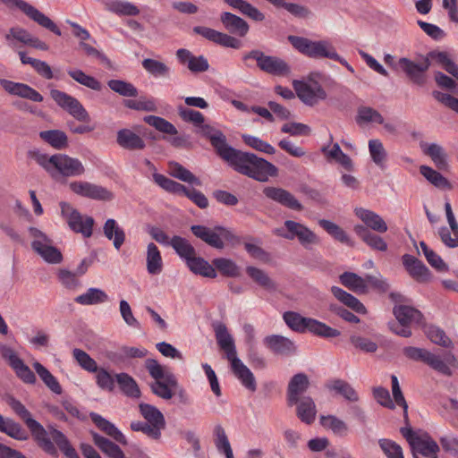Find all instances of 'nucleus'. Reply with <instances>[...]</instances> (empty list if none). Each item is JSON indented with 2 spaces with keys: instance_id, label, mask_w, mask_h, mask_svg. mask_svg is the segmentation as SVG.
<instances>
[{
  "instance_id": "57",
  "label": "nucleus",
  "mask_w": 458,
  "mask_h": 458,
  "mask_svg": "<svg viewBox=\"0 0 458 458\" xmlns=\"http://www.w3.org/2000/svg\"><path fill=\"white\" fill-rule=\"evenodd\" d=\"M369 151L372 161L379 168H384L387 161V152L381 140L377 139L369 140Z\"/></svg>"
},
{
  "instance_id": "36",
  "label": "nucleus",
  "mask_w": 458,
  "mask_h": 458,
  "mask_svg": "<svg viewBox=\"0 0 458 458\" xmlns=\"http://www.w3.org/2000/svg\"><path fill=\"white\" fill-rule=\"evenodd\" d=\"M91 436L94 444L108 458H127L120 446L115 443L94 431L91 432Z\"/></svg>"
},
{
  "instance_id": "50",
  "label": "nucleus",
  "mask_w": 458,
  "mask_h": 458,
  "mask_svg": "<svg viewBox=\"0 0 458 458\" xmlns=\"http://www.w3.org/2000/svg\"><path fill=\"white\" fill-rule=\"evenodd\" d=\"M116 382L121 391L129 397L138 398L140 396V390L135 379L127 373L115 375Z\"/></svg>"
},
{
  "instance_id": "16",
  "label": "nucleus",
  "mask_w": 458,
  "mask_h": 458,
  "mask_svg": "<svg viewBox=\"0 0 458 458\" xmlns=\"http://www.w3.org/2000/svg\"><path fill=\"white\" fill-rule=\"evenodd\" d=\"M197 132L202 137L209 140L212 147L216 149V154L223 160L225 159V157L233 148L227 144L225 135L220 130H217L209 124L201 123L198 127Z\"/></svg>"
},
{
  "instance_id": "1",
  "label": "nucleus",
  "mask_w": 458,
  "mask_h": 458,
  "mask_svg": "<svg viewBox=\"0 0 458 458\" xmlns=\"http://www.w3.org/2000/svg\"><path fill=\"white\" fill-rule=\"evenodd\" d=\"M225 161L237 173L261 182H267L269 177H275L278 174V169L267 160L234 148Z\"/></svg>"
},
{
  "instance_id": "23",
  "label": "nucleus",
  "mask_w": 458,
  "mask_h": 458,
  "mask_svg": "<svg viewBox=\"0 0 458 458\" xmlns=\"http://www.w3.org/2000/svg\"><path fill=\"white\" fill-rule=\"evenodd\" d=\"M264 195L288 208L293 210L301 211L303 209V206L299 202L298 199L288 191L277 188L267 186L263 190Z\"/></svg>"
},
{
  "instance_id": "15",
  "label": "nucleus",
  "mask_w": 458,
  "mask_h": 458,
  "mask_svg": "<svg viewBox=\"0 0 458 458\" xmlns=\"http://www.w3.org/2000/svg\"><path fill=\"white\" fill-rule=\"evenodd\" d=\"M50 94L56 104L67 111L76 120L84 123L90 121L89 113L78 99L58 89H52Z\"/></svg>"
},
{
  "instance_id": "55",
  "label": "nucleus",
  "mask_w": 458,
  "mask_h": 458,
  "mask_svg": "<svg viewBox=\"0 0 458 458\" xmlns=\"http://www.w3.org/2000/svg\"><path fill=\"white\" fill-rule=\"evenodd\" d=\"M168 166L169 173L173 177L197 186L201 185L200 180L198 177H196L190 170L182 166L181 164L173 161L169 162Z\"/></svg>"
},
{
  "instance_id": "61",
  "label": "nucleus",
  "mask_w": 458,
  "mask_h": 458,
  "mask_svg": "<svg viewBox=\"0 0 458 458\" xmlns=\"http://www.w3.org/2000/svg\"><path fill=\"white\" fill-rule=\"evenodd\" d=\"M427 57L441 65L448 73L454 77L458 72V66L451 60L446 52L431 51L428 54Z\"/></svg>"
},
{
  "instance_id": "51",
  "label": "nucleus",
  "mask_w": 458,
  "mask_h": 458,
  "mask_svg": "<svg viewBox=\"0 0 458 458\" xmlns=\"http://www.w3.org/2000/svg\"><path fill=\"white\" fill-rule=\"evenodd\" d=\"M170 246L186 263L196 255V250L191 242L181 236L175 235L170 240Z\"/></svg>"
},
{
  "instance_id": "56",
  "label": "nucleus",
  "mask_w": 458,
  "mask_h": 458,
  "mask_svg": "<svg viewBox=\"0 0 458 458\" xmlns=\"http://www.w3.org/2000/svg\"><path fill=\"white\" fill-rule=\"evenodd\" d=\"M320 423L325 428L332 430L338 437H346L348 435V425L335 415L321 416Z\"/></svg>"
},
{
  "instance_id": "40",
  "label": "nucleus",
  "mask_w": 458,
  "mask_h": 458,
  "mask_svg": "<svg viewBox=\"0 0 458 458\" xmlns=\"http://www.w3.org/2000/svg\"><path fill=\"white\" fill-rule=\"evenodd\" d=\"M425 155L429 157L439 170L448 168L447 155L442 146L437 143L421 144Z\"/></svg>"
},
{
  "instance_id": "10",
  "label": "nucleus",
  "mask_w": 458,
  "mask_h": 458,
  "mask_svg": "<svg viewBox=\"0 0 458 458\" xmlns=\"http://www.w3.org/2000/svg\"><path fill=\"white\" fill-rule=\"evenodd\" d=\"M253 59L257 62L258 67L271 75L287 76L291 73L290 66L281 58L273 55H266L260 50H251L243 55L246 62Z\"/></svg>"
},
{
  "instance_id": "52",
  "label": "nucleus",
  "mask_w": 458,
  "mask_h": 458,
  "mask_svg": "<svg viewBox=\"0 0 458 458\" xmlns=\"http://www.w3.org/2000/svg\"><path fill=\"white\" fill-rule=\"evenodd\" d=\"M50 437L55 444L57 445L59 450L67 458H80L76 450L72 447L68 438L63 432L58 429L52 428L50 431Z\"/></svg>"
},
{
  "instance_id": "34",
  "label": "nucleus",
  "mask_w": 458,
  "mask_h": 458,
  "mask_svg": "<svg viewBox=\"0 0 458 458\" xmlns=\"http://www.w3.org/2000/svg\"><path fill=\"white\" fill-rule=\"evenodd\" d=\"M117 144L127 150H141L146 144L141 137L130 129H121L116 134Z\"/></svg>"
},
{
  "instance_id": "33",
  "label": "nucleus",
  "mask_w": 458,
  "mask_h": 458,
  "mask_svg": "<svg viewBox=\"0 0 458 458\" xmlns=\"http://www.w3.org/2000/svg\"><path fill=\"white\" fill-rule=\"evenodd\" d=\"M89 417L101 431L112 437L115 442L127 445L128 442L125 436L112 422L96 412H90Z\"/></svg>"
},
{
  "instance_id": "53",
  "label": "nucleus",
  "mask_w": 458,
  "mask_h": 458,
  "mask_svg": "<svg viewBox=\"0 0 458 458\" xmlns=\"http://www.w3.org/2000/svg\"><path fill=\"white\" fill-rule=\"evenodd\" d=\"M30 20L35 21L42 29H45L57 36L62 35L61 30L58 26L48 16L32 5H30Z\"/></svg>"
},
{
  "instance_id": "5",
  "label": "nucleus",
  "mask_w": 458,
  "mask_h": 458,
  "mask_svg": "<svg viewBox=\"0 0 458 458\" xmlns=\"http://www.w3.org/2000/svg\"><path fill=\"white\" fill-rule=\"evenodd\" d=\"M140 415L146 421L134 420L131 423L133 431H140L148 437L158 440L161 431L165 428L163 413L154 405L141 403L139 404Z\"/></svg>"
},
{
  "instance_id": "3",
  "label": "nucleus",
  "mask_w": 458,
  "mask_h": 458,
  "mask_svg": "<svg viewBox=\"0 0 458 458\" xmlns=\"http://www.w3.org/2000/svg\"><path fill=\"white\" fill-rule=\"evenodd\" d=\"M285 324L293 331L304 333L309 331L323 338H335L341 335L338 329L315 318H305L294 311H286L283 315Z\"/></svg>"
},
{
  "instance_id": "19",
  "label": "nucleus",
  "mask_w": 458,
  "mask_h": 458,
  "mask_svg": "<svg viewBox=\"0 0 458 458\" xmlns=\"http://www.w3.org/2000/svg\"><path fill=\"white\" fill-rule=\"evenodd\" d=\"M402 262L408 275L417 283L426 284L431 281L430 270L416 257L404 254L402 257Z\"/></svg>"
},
{
  "instance_id": "28",
  "label": "nucleus",
  "mask_w": 458,
  "mask_h": 458,
  "mask_svg": "<svg viewBox=\"0 0 458 458\" xmlns=\"http://www.w3.org/2000/svg\"><path fill=\"white\" fill-rule=\"evenodd\" d=\"M30 435L37 441L38 446L47 454L57 456L58 452L52 438L48 437L47 432L37 420L30 418Z\"/></svg>"
},
{
  "instance_id": "2",
  "label": "nucleus",
  "mask_w": 458,
  "mask_h": 458,
  "mask_svg": "<svg viewBox=\"0 0 458 458\" xmlns=\"http://www.w3.org/2000/svg\"><path fill=\"white\" fill-rule=\"evenodd\" d=\"M145 368L154 381L149 384L151 392L164 400H170L179 387L176 377L165 369L155 359H147Z\"/></svg>"
},
{
  "instance_id": "13",
  "label": "nucleus",
  "mask_w": 458,
  "mask_h": 458,
  "mask_svg": "<svg viewBox=\"0 0 458 458\" xmlns=\"http://www.w3.org/2000/svg\"><path fill=\"white\" fill-rule=\"evenodd\" d=\"M61 213L66 219L70 228L75 233H81L84 237H90L94 219L91 216L83 217L81 213L69 203L61 202Z\"/></svg>"
},
{
  "instance_id": "37",
  "label": "nucleus",
  "mask_w": 458,
  "mask_h": 458,
  "mask_svg": "<svg viewBox=\"0 0 458 458\" xmlns=\"http://www.w3.org/2000/svg\"><path fill=\"white\" fill-rule=\"evenodd\" d=\"M216 338L219 347L225 352L226 359L229 360L237 355L236 348L234 345L232 335L224 324H219L215 328Z\"/></svg>"
},
{
  "instance_id": "29",
  "label": "nucleus",
  "mask_w": 458,
  "mask_h": 458,
  "mask_svg": "<svg viewBox=\"0 0 458 458\" xmlns=\"http://www.w3.org/2000/svg\"><path fill=\"white\" fill-rule=\"evenodd\" d=\"M393 313L401 325H421L423 315L421 312L409 305H395Z\"/></svg>"
},
{
  "instance_id": "58",
  "label": "nucleus",
  "mask_w": 458,
  "mask_h": 458,
  "mask_svg": "<svg viewBox=\"0 0 458 458\" xmlns=\"http://www.w3.org/2000/svg\"><path fill=\"white\" fill-rule=\"evenodd\" d=\"M107 294L101 289L89 288L85 293L75 298V301L81 305H95L106 301Z\"/></svg>"
},
{
  "instance_id": "59",
  "label": "nucleus",
  "mask_w": 458,
  "mask_h": 458,
  "mask_svg": "<svg viewBox=\"0 0 458 458\" xmlns=\"http://www.w3.org/2000/svg\"><path fill=\"white\" fill-rule=\"evenodd\" d=\"M212 263L215 266V267L225 276H241V268L233 259L225 258H216L213 259Z\"/></svg>"
},
{
  "instance_id": "38",
  "label": "nucleus",
  "mask_w": 458,
  "mask_h": 458,
  "mask_svg": "<svg viewBox=\"0 0 458 458\" xmlns=\"http://www.w3.org/2000/svg\"><path fill=\"white\" fill-rule=\"evenodd\" d=\"M102 3L106 11L117 15L136 16L140 12L138 6L127 1L103 0Z\"/></svg>"
},
{
  "instance_id": "9",
  "label": "nucleus",
  "mask_w": 458,
  "mask_h": 458,
  "mask_svg": "<svg viewBox=\"0 0 458 458\" xmlns=\"http://www.w3.org/2000/svg\"><path fill=\"white\" fill-rule=\"evenodd\" d=\"M401 433L409 443L412 454L428 458H437L440 448L437 443L428 434H416L411 428H402Z\"/></svg>"
},
{
  "instance_id": "42",
  "label": "nucleus",
  "mask_w": 458,
  "mask_h": 458,
  "mask_svg": "<svg viewBox=\"0 0 458 458\" xmlns=\"http://www.w3.org/2000/svg\"><path fill=\"white\" fill-rule=\"evenodd\" d=\"M331 293L339 301L353 311L360 314H365L367 312L365 306L355 296L342 288L338 286H332Z\"/></svg>"
},
{
  "instance_id": "17",
  "label": "nucleus",
  "mask_w": 458,
  "mask_h": 458,
  "mask_svg": "<svg viewBox=\"0 0 458 458\" xmlns=\"http://www.w3.org/2000/svg\"><path fill=\"white\" fill-rule=\"evenodd\" d=\"M69 186L74 193L81 197L103 201H109L114 199L113 192L106 188L89 182H72Z\"/></svg>"
},
{
  "instance_id": "45",
  "label": "nucleus",
  "mask_w": 458,
  "mask_h": 458,
  "mask_svg": "<svg viewBox=\"0 0 458 458\" xmlns=\"http://www.w3.org/2000/svg\"><path fill=\"white\" fill-rule=\"evenodd\" d=\"M147 271L150 275H159L163 270V260L161 253L153 242L147 247Z\"/></svg>"
},
{
  "instance_id": "62",
  "label": "nucleus",
  "mask_w": 458,
  "mask_h": 458,
  "mask_svg": "<svg viewBox=\"0 0 458 458\" xmlns=\"http://www.w3.org/2000/svg\"><path fill=\"white\" fill-rule=\"evenodd\" d=\"M107 86L111 90L123 97L135 98L138 96V89L133 84L123 80H110Z\"/></svg>"
},
{
  "instance_id": "39",
  "label": "nucleus",
  "mask_w": 458,
  "mask_h": 458,
  "mask_svg": "<svg viewBox=\"0 0 458 458\" xmlns=\"http://www.w3.org/2000/svg\"><path fill=\"white\" fill-rule=\"evenodd\" d=\"M104 235L113 242L114 247L118 250L125 242V233L123 228L119 226L117 222L113 219H107L103 226Z\"/></svg>"
},
{
  "instance_id": "4",
  "label": "nucleus",
  "mask_w": 458,
  "mask_h": 458,
  "mask_svg": "<svg viewBox=\"0 0 458 458\" xmlns=\"http://www.w3.org/2000/svg\"><path fill=\"white\" fill-rule=\"evenodd\" d=\"M403 354L412 360L427 364L435 371L446 377L453 375L451 366H455L457 362L455 356L452 353H446L444 357H441L427 349L413 346L405 347Z\"/></svg>"
},
{
  "instance_id": "18",
  "label": "nucleus",
  "mask_w": 458,
  "mask_h": 458,
  "mask_svg": "<svg viewBox=\"0 0 458 458\" xmlns=\"http://www.w3.org/2000/svg\"><path fill=\"white\" fill-rule=\"evenodd\" d=\"M293 85L297 97L308 106H312L318 100H324L327 97V92L318 82L311 86L304 81H294Z\"/></svg>"
},
{
  "instance_id": "24",
  "label": "nucleus",
  "mask_w": 458,
  "mask_h": 458,
  "mask_svg": "<svg viewBox=\"0 0 458 458\" xmlns=\"http://www.w3.org/2000/svg\"><path fill=\"white\" fill-rule=\"evenodd\" d=\"M55 173H58L64 176H78L85 172L82 163L67 155L56 154Z\"/></svg>"
},
{
  "instance_id": "30",
  "label": "nucleus",
  "mask_w": 458,
  "mask_h": 458,
  "mask_svg": "<svg viewBox=\"0 0 458 458\" xmlns=\"http://www.w3.org/2000/svg\"><path fill=\"white\" fill-rule=\"evenodd\" d=\"M220 21L224 28L231 34L244 37L249 31L248 23L243 19L232 13H222Z\"/></svg>"
},
{
  "instance_id": "6",
  "label": "nucleus",
  "mask_w": 458,
  "mask_h": 458,
  "mask_svg": "<svg viewBox=\"0 0 458 458\" xmlns=\"http://www.w3.org/2000/svg\"><path fill=\"white\" fill-rule=\"evenodd\" d=\"M191 233L208 245L222 250L225 248L224 241L232 244H239L241 240L232 231L223 226H215L213 229L204 225H191Z\"/></svg>"
},
{
  "instance_id": "43",
  "label": "nucleus",
  "mask_w": 458,
  "mask_h": 458,
  "mask_svg": "<svg viewBox=\"0 0 458 458\" xmlns=\"http://www.w3.org/2000/svg\"><path fill=\"white\" fill-rule=\"evenodd\" d=\"M326 387L329 391H335L350 402H358L359 394L355 389L346 381L343 379H333L326 384Z\"/></svg>"
},
{
  "instance_id": "46",
  "label": "nucleus",
  "mask_w": 458,
  "mask_h": 458,
  "mask_svg": "<svg viewBox=\"0 0 458 458\" xmlns=\"http://www.w3.org/2000/svg\"><path fill=\"white\" fill-rule=\"evenodd\" d=\"M40 139L55 149H64L68 147V137L61 130H48L39 132Z\"/></svg>"
},
{
  "instance_id": "32",
  "label": "nucleus",
  "mask_w": 458,
  "mask_h": 458,
  "mask_svg": "<svg viewBox=\"0 0 458 458\" xmlns=\"http://www.w3.org/2000/svg\"><path fill=\"white\" fill-rule=\"evenodd\" d=\"M89 417L101 431L112 437L115 442L127 445L128 442L125 436L112 422L96 412H90Z\"/></svg>"
},
{
  "instance_id": "27",
  "label": "nucleus",
  "mask_w": 458,
  "mask_h": 458,
  "mask_svg": "<svg viewBox=\"0 0 458 458\" xmlns=\"http://www.w3.org/2000/svg\"><path fill=\"white\" fill-rule=\"evenodd\" d=\"M264 344L272 352L279 355H290L294 353L296 346L289 338L280 335H271L264 338Z\"/></svg>"
},
{
  "instance_id": "7",
  "label": "nucleus",
  "mask_w": 458,
  "mask_h": 458,
  "mask_svg": "<svg viewBox=\"0 0 458 458\" xmlns=\"http://www.w3.org/2000/svg\"><path fill=\"white\" fill-rule=\"evenodd\" d=\"M288 40L295 49L310 58L330 59L337 56L334 46L326 40L312 41L299 36H289Z\"/></svg>"
},
{
  "instance_id": "12",
  "label": "nucleus",
  "mask_w": 458,
  "mask_h": 458,
  "mask_svg": "<svg viewBox=\"0 0 458 458\" xmlns=\"http://www.w3.org/2000/svg\"><path fill=\"white\" fill-rule=\"evenodd\" d=\"M32 249L47 263L59 264L63 260L61 251L53 246V241L41 231L30 227Z\"/></svg>"
},
{
  "instance_id": "11",
  "label": "nucleus",
  "mask_w": 458,
  "mask_h": 458,
  "mask_svg": "<svg viewBox=\"0 0 458 458\" xmlns=\"http://www.w3.org/2000/svg\"><path fill=\"white\" fill-rule=\"evenodd\" d=\"M285 232L283 229L277 230V234L287 240L297 239L301 245L309 250L313 245L319 243L318 235L303 224L286 220L284 223Z\"/></svg>"
},
{
  "instance_id": "26",
  "label": "nucleus",
  "mask_w": 458,
  "mask_h": 458,
  "mask_svg": "<svg viewBox=\"0 0 458 458\" xmlns=\"http://www.w3.org/2000/svg\"><path fill=\"white\" fill-rule=\"evenodd\" d=\"M355 215L364 223V226L378 233H384L388 227L385 220L374 211L363 208H356Z\"/></svg>"
},
{
  "instance_id": "8",
  "label": "nucleus",
  "mask_w": 458,
  "mask_h": 458,
  "mask_svg": "<svg viewBox=\"0 0 458 458\" xmlns=\"http://www.w3.org/2000/svg\"><path fill=\"white\" fill-rule=\"evenodd\" d=\"M153 180L158 186L167 192L185 195L200 208H206L208 207V200L207 197L199 191L188 189L183 184L157 173L153 174Z\"/></svg>"
},
{
  "instance_id": "20",
  "label": "nucleus",
  "mask_w": 458,
  "mask_h": 458,
  "mask_svg": "<svg viewBox=\"0 0 458 458\" xmlns=\"http://www.w3.org/2000/svg\"><path fill=\"white\" fill-rule=\"evenodd\" d=\"M193 32L202 36L206 39L221 45L225 47H232L234 49H238L241 47V41L236 38L230 36L228 34L217 31L214 29L204 27V26H196L193 28Z\"/></svg>"
},
{
  "instance_id": "41",
  "label": "nucleus",
  "mask_w": 458,
  "mask_h": 458,
  "mask_svg": "<svg viewBox=\"0 0 458 458\" xmlns=\"http://www.w3.org/2000/svg\"><path fill=\"white\" fill-rule=\"evenodd\" d=\"M340 283L350 291L363 294L368 293V285L365 277H361L352 272H344L339 276Z\"/></svg>"
},
{
  "instance_id": "22",
  "label": "nucleus",
  "mask_w": 458,
  "mask_h": 458,
  "mask_svg": "<svg viewBox=\"0 0 458 458\" xmlns=\"http://www.w3.org/2000/svg\"><path fill=\"white\" fill-rule=\"evenodd\" d=\"M310 386L309 377L302 372L293 375L287 386L286 402L291 403L298 399L307 397L306 392Z\"/></svg>"
},
{
  "instance_id": "60",
  "label": "nucleus",
  "mask_w": 458,
  "mask_h": 458,
  "mask_svg": "<svg viewBox=\"0 0 458 458\" xmlns=\"http://www.w3.org/2000/svg\"><path fill=\"white\" fill-rule=\"evenodd\" d=\"M68 75L73 79L76 82L96 91L102 89V84L93 76L86 74L80 69L68 70Z\"/></svg>"
},
{
  "instance_id": "47",
  "label": "nucleus",
  "mask_w": 458,
  "mask_h": 458,
  "mask_svg": "<svg viewBox=\"0 0 458 458\" xmlns=\"http://www.w3.org/2000/svg\"><path fill=\"white\" fill-rule=\"evenodd\" d=\"M187 266L191 272L204 277L215 278L217 276L216 268L212 265L196 255L187 262Z\"/></svg>"
},
{
  "instance_id": "14",
  "label": "nucleus",
  "mask_w": 458,
  "mask_h": 458,
  "mask_svg": "<svg viewBox=\"0 0 458 458\" xmlns=\"http://www.w3.org/2000/svg\"><path fill=\"white\" fill-rule=\"evenodd\" d=\"M430 66L428 57H423L419 63L409 58L402 57L395 64L416 85L422 86L426 83V72Z\"/></svg>"
},
{
  "instance_id": "35",
  "label": "nucleus",
  "mask_w": 458,
  "mask_h": 458,
  "mask_svg": "<svg viewBox=\"0 0 458 458\" xmlns=\"http://www.w3.org/2000/svg\"><path fill=\"white\" fill-rule=\"evenodd\" d=\"M0 355L9 361V364L15 370L19 377L25 383L29 382V367L23 363L13 350L6 345H0Z\"/></svg>"
},
{
  "instance_id": "44",
  "label": "nucleus",
  "mask_w": 458,
  "mask_h": 458,
  "mask_svg": "<svg viewBox=\"0 0 458 458\" xmlns=\"http://www.w3.org/2000/svg\"><path fill=\"white\" fill-rule=\"evenodd\" d=\"M318 225L335 241L350 247L354 245L347 233L335 223L327 219H320L318 220Z\"/></svg>"
},
{
  "instance_id": "21",
  "label": "nucleus",
  "mask_w": 458,
  "mask_h": 458,
  "mask_svg": "<svg viewBox=\"0 0 458 458\" xmlns=\"http://www.w3.org/2000/svg\"><path fill=\"white\" fill-rule=\"evenodd\" d=\"M231 365V370L233 376L241 382V384L249 391L255 392L257 390V383L253 373L236 356L228 360Z\"/></svg>"
},
{
  "instance_id": "31",
  "label": "nucleus",
  "mask_w": 458,
  "mask_h": 458,
  "mask_svg": "<svg viewBox=\"0 0 458 458\" xmlns=\"http://www.w3.org/2000/svg\"><path fill=\"white\" fill-rule=\"evenodd\" d=\"M354 233L357 236L365 242L372 250L378 251H386L387 243L378 234L371 232L362 225H356L353 227Z\"/></svg>"
},
{
  "instance_id": "49",
  "label": "nucleus",
  "mask_w": 458,
  "mask_h": 458,
  "mask_svg": "<svg viewBox=\"0 0 458 458\" xmlns=\"http://www.w3.org/2000/svg\"><path fill=\"white\" fill-rule=\"evenodd\" d=\"M246 273L260 287L268 291L276 290V284L264 270L253 266H248L246 267Z\"/></svg>"
},
{
  "instance_id": "48",
  "label": "nucleus",
  "mask_w": 458,
  "mask_h": 458,
  "mask_svg": "<svg viewBox=\"0 0 458 458\" xmlns=\"http://www.w3.org/2000/svg\"><path fill=\"white\" fill-rule=\"evenodd\" d=\"M33 368L39 378L50 391L56 394H62L63 389L58 380L45 366L38 361H35L33 363Z\"/></svg>"
},
{
  "instance_id": "25",
  "label": "nucleus",
  "mask_w": 458,
  "mask_h": 458,
  "mask_svg": "<svg viewBox=\"0 0 458 458\" xmlns=\"http://www.w3.org/2000/svg\"><path fill=\"white\" fill-rule=\"evenodd\" d=\"M287 405L289 407H296V416L303 423L310 425L314 422L317 415V407L311 396L303 397L298 399V401L288 403Z\"/></svg>"
},
{
  "instance_id": "64",
  "label": "nucleus",
  "mask_w": 458,
  "mask_h": 458,
  "mask_svg": "<svg viewBox=\"0 0 458 458\" xmlns=\"http://www.w3.org/2000/svg\"><path fill=\"white\" fill-rule=\"evenodd\" d=\"M144 122L160 132L169 135H176L178 133L177 129L173 123L160 116L148 115L144 117Z\"/></svg>"
},
{
  "instance_id": "54",
  "label": "nucleus",
  "mask_w": 458,
  "mask_h": 458,
  "mask_svg": "<svg viewBox=\"0 0 458 458\" xmlns=\"http://www.w3.org/2000/svg\"><path fill=\"white\" fill-rule=\"evenodd\" d=\"M141 64L144 70L153 77L168 78L170 76L171 70L169 66L161 61L145 58L142 60Z\"/></svg>"
},
{
  "instance_id": "63",
  "label": "nucleus",
  "mask_w": 458,
  "mask_h": 458,
  "mask_svg": "<svg viewBox=\"0 0 458 458\" xmlns=\"http://www.w3.org/2000/svg\"><path fill=\"white\" fill-rule=\"evenodd\" d=\"M356 122L359 124L368 123H384V117L376 109L369 106H360L358 108Z\"/></svg>"
}]
</instances>
